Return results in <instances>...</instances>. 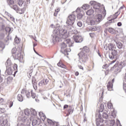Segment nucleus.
Segmentation results:
<instances>
[{
    "label": "nucleus",
    "mask_w": 126,
    "mask_h": 126,
    "mask_svg": "<svg viewBox=\"0 0 126 126\" xmlns=\"http://www.w3.org/2000/svg\"><path fill=\"white\" fill-rule=\"evenodd\" d=\"M68 37V32L65 30L64 27L62 28L59 27L53 32L52 34V38L53 43L56 42H60L61 39H63L64 41L61 44V52L63 54L64 52H66V47H73V41H71L70 39L66 38Z\"/></svg>",
    "instance_id": "nucleus-1"
},
{
    "label": "nucleus",
    "mask_w": 126,
    "mask_h": 126,
    "mask_svg": "<svg viewBox=\"0 0 126 126\" xmlns=\"http://www.w3.org/2000/svg\"><path fill=\"white\" fill-rule=\"evenodd\" d=\"M88 52H89V48L85 46L82 51L78 54L80 63H86L88 61V56H89Z\"/></svg>",
    "instance_id": "nucleus-2"
},
{
    "label": "nucleus",
    "mask_w": 126,
    "mask_h": 126,
    "mask_svg": "<svg viewBox=\"0 0 126 126\" xmlns=\"http://www.w3.org/2000/svg\"><path fill=\"white\" fill-rule=\"evenodd\" d=\"M104 109H105V107L104 106L103 104H101L99 107V110H96L95 113V120H96V125L100 126V122L103 123L104 120L102 119V116H101V113L100 112L102 113L103 111H104Z\"/></svg>",
    "instance_id": "nucleus-3"
},
{
    "label": "nucleus",
    "mask_w": 126,
    "mask_h": 126,
    "mask_svg": "<svg viewBox=\"0 0 126 126\" xmlns=\"http://www.w3.org/2000/svg\"><path fill=\"white\" fill-rule=\"evenodd\" d=\"M75 19H76V16H75L74 14L70 15L67 17V21L66 22L67 26H73V24H74V22H75Z\"/></svg>",
    "instance_id": "nucleus-4"
},
{
    "label": "nucleus",
    "mask_w": 126,
    "mask_h": 126,
    "mask_svg": "<svg viewBox=\"0 0 126 126\" xmlns=\"http://www.w3.org/2000/svg\"><path fill=\"white\" fill-rule=\"evenodd\" d=\"M67 30H65L67 31H68V32H67L68 33L70 32L71 34H77L78 33V32L77 31V30L75 29L74 27L73 26H67L65 27Z\"/></svg>",
    "instance_id": "nucleus-5"
},
{
    "label": "nucleus",
    "mask_w": 126,
    "mask_h": 126,
    "mask_svg": "<svg viewBox=\"0 0 126 126\" xmlns=\"http://www.w3.org/2000/svg\"><path fill=\"white\" fill-rule=\"evenodd\" d=\"M117 56H118V51L117 50H112L111 53H109V57L110 60H117Z\"/></svg>",
    "instance_id": "nucleus-6"
},
{
    "label": "nucleus",
    "mask_w": 126,
    "mask_h": 126,
    "mask_svg": "<svg viewBox=\"0 0 126 126\" xmlns=\"http://www.w3.org/2000/svg\"><path fill=\"white\" fill-rule=\"evenodd\" d=\"M73 39L75 43H81L83 41L82 36L75 35L73 36Z\"/></svg>",
    "instance_id": "nucleus-7"
},
{
    "label": "nucleus",
    "mask_w": 126,
    "mask_h": 126,
    "mask_svg": "<svg viewBox=\"0 0 126 126\" xmlns=\"http://www.w3.org/2000/svg\"><path fill=\"white\" fill-rule=\"evenodd\" d=\"M124 9V7L121 6L118 10V11L115 13V15H114V17L115 18L111 19V20H109V22H107L106 23H112V22H113V21H114V19H116L117 18V17H118V16H119V15H120V14L121 13V9Z\"/></svg>",
    "instance_id": "nucleus-8"
},
{
    "label": "nucleus",
    "mask_w": 126,
    "mask_h": 126,
    "mask_svg": "<svg viewBox=\"0 0 126 126\" xmlns=\"http://www.w3.org/2000/svg\"><path fill=\"white\" fill-rule=\"evenodd\" d=\"M75 12H77V17L78 19H81L83 17V11H81V8L78 7L75 11Z\"/></svg>",
    "instance_id": "nucleus-9"
},
{
    "label": "nucleus",
    "mask_w": 126,
    "mask_h": 126,
    "mask_svg": "<svg viewBox=\"0 0 126 126\" xmlns=\"http://www.w3.org/2000/svg\"><path fill=\"white\" fill-rule=\"evenodd\" d=\"M94 19L95 20L96 23H100L103 20V16L100 14H96L94 16Z\"/></svg>",
    "instance_id": "nucleus-10"
},
{
    "label": "nucleus",
    "mask_w": 126,
    "mask_h": 126,
    "mask_svg": "<svg viewBox=\"0 0 126 126\" xmlns=\"http://www.w3.org/2000/svg\"><path fill=\"white\" fill-rule=\"evenodd\" d=\"M49 83V78L44 79L39 82L38 85L39 86H44V85H47Z\"/></svg>",
    "instance_id": "nucleus-11"
},
{
    "label": "nucleus",
    "mask_w": 126,
    "mask_h": 126,
    "mask_svg": "<svg viewBox=\"0 0 126 126\" xmlns=\"http://www.w3.org/2000/svg\"><path fill=\"white\" fill-rule=\"evenodd\" d=\"M5 73H7L8 75H12V73H13V70L10 67H7Z\"/></svg>",
    "instance_id": "nucleus-12"
},
{
    "label": "nucleus",
    "mask_w": 126,
    "mask_h": 126,
    "mask_svg": "<svg viewBox=\"0 0 126 126\" xmlns=\"http://www.w3.org/2000/svg\"><path fill=\"white\" fill-rule=\"evenodd\" d=\"M47 126H58L57 125H55V122H54V121H53L51 119H48L47 120Z\"/></svg>",
    "instance_id": "nucleus-13"
},
{
    "label": "nucleus",
    "mask_w": 126,
    "mask_h": 126,
    "mask_svg": "<svg viewBox=\"0 0 126 126\" xmlns=\"http://www.w3.org/2000/svg\"><path fill=\"white\" fill-rule=\"evenodd\" d=\"M123 67H124V63L123 62H121L118 65V67H117L116 70H117L118 72H121Z\"/></svg>",
    "instance_id": "nucleus-14"
},
{
    "label": "nucleus",
    "mask_w": 126,
    "mask_h": 126,
    "mask_svg": "<svg viewBox=\"0 0 126 126\" xmlns=\"http://www.w3.org/2000/svg\"><path fill=\"white\" fill-rule=\"evenodd\" d=\"M108 49L109 51L116 50V45L113 43H109L108 44Z\"/></svg>",
    "instance_id": "nucleus-15"
},
{
    "label": "nucleus",
    "mask_w": 126,
    "mask_h": 126,
    "mask_svg": "<svg viewBox=\"0 0 126 126\" xmlns=\"http://www.w3.org/2000/svg\"><path fill=\"white\" fill-rule=\"evenodd\" d=\"M114 41L116 43V45L117 47L118 48V49H122L123 48V46H124V44L120 41H117L116 40H114Z\"/></svg>",
    "instance_id": "nucleus-16"
},
{
    "label": "nucleus",
    "mask_w": 126,
    "mask_h": 126,
    "mask_svg": "<svg viewBox=\"0 0 126 126\" xmlns=\"http://www.w3.org/2000/svg\"><path fill=\"white\" fill-rule=\"evenodd\" d=\"M21 94H23V95H26L27 98H29L30 97V93L27 91L23 90L21 91Z\"/></svg>",
    "instance_id": "nucleus-17"
},
{
    "label": "nucleus",
    "mask_w": 126,
    "mask_h": 126,
    "mask_svg": "<svg viewBox=\"0 0 126 126\" xmlns=\"http://www.w3.org/2000/svg\"><path fill=\"white\" fill-rule=\"evenodd\" d=\"M1 126H10V124L8 123L7 119H5L1 123Z\"/></svg>",
    "instance_id": "nucleus-18"
},
{
    "label": "nucleus",
    "mask_w": 126,
    "mask_h": 126,
    "mask_svg": "<svg viewBox=\"0 0 126 126\" xmlns=\"http://www.w3.org/2000/svg\"><path fill=\"white\" fill-rule=\"evenodd\" d=\"M101 29V27L100 26H94L92 28H91V30L92 31H100Z\"/></svg>",
    "instance_id": "nucleus-19"
},
{
    "label": "nucleus",
    "mask_w": 126,
    "mask_h": 126,
    "mask_svg": "<svg viewBox=\"0 0 126 126\" xmlns=\"http://www.w3.org/2000/svg\"><path fill=\"white\" fill-rule=\"evenodd\" d=\"M107 89L109 90V91H112V89H113V84L111 82H108L107 85Z\"/></svg>",
    "instance_id": "nucleus-20"
},
{
    "label": "nucleus",
    "mask_w": 126,
    "mask_h": 126,
    "mask_svg": "<svg viewBox=\"0 0 126 126\" xmlns=\"http://www.w3.org/2000/svg\"><path fill=\"white\" fill-rule=\"evenodd\" d=\"M99 125L100 126H108V125L109 124V123L108 122V121H105L104 120L103 122H99Z\"/></svg>",
    "instance_id": "nucleus-21"
},
{
    "label": "nucleus",
    "mask_w": 126,
    "mask_h": 126,
    "mask_svg": "<svg viewBox=\"0 0 126 126\" xmlns=\"http://www.w3.org/2000/svg\"><path fill=\"white\" fill-rule=\"evenodd\" d=\"M5 14H6V15H7L8 17L10 18L11 21H14V20H15V19L14 18V17H13V16H12V15H11L10 14L8 13V12H5Z\"/></svg>",
    "instance_id": "nucleus-22"
},
{
    "label": "nucleus",
    "mask_w": 126,
    "mask_h": 126,
    "mask_svg": "<svg viewBox=\"0 0 126 126\" xmlns=\"http://www.w3.org/2000/svg\"><path fill=\"white\" fill-rule=\"evenodd\" d=\"M57 65L60 67H62V68H66V66L63 64L62 62H60L58 63H57Z\"/></svg>",
    "instance_id": "nucleus-23"
},
{
    "label": "nucleus",
    "mask_w": 126,
    "mask_h": 126,
    "mask_svg": "<svg viewBox=\"0 0 126 126\" xmlns=\"http://www.w3.org/2000/svg\"><path fill=\"white\" fill-rule=\"evenodd\" d=\"M17 100L19 101V102H22L23 101V96L22 94H19L17 96Z\"/></svg>",
    "instance_id": "nucleus-24"
},
{
    "label": "nucleus",
    "mask_w": 126,
    "mask_h": 126,
    "mask_svg": "<svg viewBox=\"0 0 126 126\" xmlns=\"http://www.w3.org/2000/svg\"><path fill=\"white\" fill-rule=\"evenodd\" d=\"M93 13H94V10L93 9H90L86 12V14L89 16L92 15Z\"/></svg>",
    "instance_id": "nucleus-25"
},
{
    "label": "nucleus",
    "mask_w": 126,
    "mask_h": 126,
    "mask_svg": "<svg viewBox=\"0 0 126 126\" xmlns=\"http://www.w3.org/2000/svg\"><path fill=\"white\" fill-rule=\"evenodd\" d=\"M94 8L96 9L95 11H99V9H100V4H95L94 5Z\"/></svg>",
    "instance_id": "nucleus-26"
},
{
    "label": "nucleus",
    "mask_w": 126,
    "mask_h": 126,
    "mask_svg": "<svg viewBox=\"0 0 126 126\" xmlns=\"http://www.w3.org/2000/svg\"><path fill=\"white\" fill-rule=\"evenodd\" d=\"M15 60H20L21 59V54L20 53H17L15 56Z\"/></svg>",
    "instance_id": "nucleus-27"
},
{
    "label": "nucleus",
    "mask_w": 126,
    "mask_h": 126,
    "mask_svg": "<svg viewBox=\"0 0 126 126\" xmlns=\"http://www.w3.org/2000/svg\"><path fill=\"white\" fill-rule=\"evenodd\" d=\"M12 64V63H11V60H10V59H8L5 63V65H7V66H10Z\"/></svg>",
    "instance_id": "nucleus-28"
},
{
    "label": "nucleus",
    "mask_w": 126,
    "mask_h": 126,
    "mask_svg": "<svg viewBox=\"0 0 126 126\" xmlns=\"http://www.w3.org/2000/svg\"><path fill=\"white\" fill-rule=\"evenodd\" d=\"M108 32H109V33H111V34H115L116 33V31H115L114 29L112 28H109L108 29Z\"/></svg>",
    "instance_id": "nucleus-29"
},
{
    "label": "nucleus",
    "mask_w": 126,
    "mask_h": 126,
    "mask_svg": "<svg viewBox=\"0 0 126 126\" xmlns=\"http://www.w3.org/2000/svg\"><path fill=\"white\" fill-rule=\"evenodd\" d=\"M19 119H21V121L23 123H25V122H27V121H28V120L27 119V118L26 117H22L21 118L20 117Z\"/></svg>",
    "instance_id": "nucleus-30"
},
{
    "label": "nucleus",
    "mask_w": 126,
    "mask_h": 126,
    "mask_svg": "<svg viewBox=\"0 0 126 126\" xmlns=\"http://www.w3.org/2000/svg\"><path fill=\"white\" fill-rule=\"evenodd\" d=\"M31 112L32 113V114L33 115V116H36L37 115V112L36 110L33 108H32L31 109Z\"/></svg>",
    "instance_id": "nucleus-31"
},
{
    "label": "nucleus",
    "mask_w": 126,
    "mask_h": 126,
    "mask_svg": "<svg viewBox=\"0 0 126 126\" xmlns=\"http://www.w3.org/2000/svg\"><path fill=\"white\" fill-rule=\"evenodd\" d=\"M32 72H33V66H32V69H31V70H30L28 73V74H29L28 77L29 78L32 76Z\"/></svg>",
    "instance_id": "nucleus-32"
},
{
    "label": "nucleus",
    "mask_w": 126,
    "mask_h": 126,
    "mask_svg": "<svg viewBox=\"0 0 126 126\" xmlns=\"http://www.w3.org/2000/svg\"><path fill=\"white\" fill-rule=\"evenodd\" d=\"M38 125V120L37 119H34L32 122V126H35Z\"/></svg>",
    "instance_id": "nucleus-33"
},
{
    "label": "nucleus",
    "mask_w": 126,
    "mask_h": 126,
    "mask_svg": "<svg viewBox=\"0 0 126 126\" xmlns=\"http://www.w3.org/2000/svg\"><path fill=\"white\" fill-rule=\"evenodd\" d=\"M102 118L103 119H107L108 118H109V116L106 112H104L102 114Z\"/></svg>",
    "instance_id": "nucleus-34"
},
{
    "label": "nucleus",
    "mask_w": 126,
    "mask_h": 126,
    "mask_svg": "<svg viewBox=\"0 0 126 126\" xmlns=\"http://www.w3.org/2000/svg\"><path fill=\"white\" fill-rule=\"evenodd\" d=\"M16 51H17V49H16V48H14L12 49L11 53L13 57H14L15 56L14 55L16 53Z\"/></svg>",
    "instance_id": "nucleus-35"
},
{
    "label": "nucleus",
    "mask_w": 126,
    "mask_h": 126,
    "mask_svg": "<svg viewBox=\"0 0 126 126\" xmlns=\"http://www.w3.org/2000/svg\"><path fill=\"white\" fill-rule=\"evenodd\" d=\"M90 25L92 26L95 25L97 22H96V20H91L90 22Z\"/></svg>",
    "instance_id": "nucleus-36"
},
{
    "label": "nucleus",
    "mask_w": 126,
    "mask_h": 126,
    "mask_svg": "<svg viewBox=\"0 0 126 126\" xmlns=\"http://www.w3.org/2000/svg\"><path fill=\"white\" fill-rule=\"evenodd\" d=\"M17 1L19 6H22V5L24 3V1H23V0H18Z\"/></svg>",
    "instance_id": "nucleus-37"
},
{
    "label": "nucleus",
    "mask_w": 126,
    "mask_h": 126,
    "mask_svg": "<svg viewBox=\"0 0 126 126\" xmlns=\"http://www.w3.org/2000/svg\"><path fill=\"white\" fill-rule=\"evenodd\" d=\"M69 48H70V47H67V48H66V52L64 51V52L63 53V54H64V55H66V54H67V52H70L71 51V49Z\"/></svg>",
    "instance_id": "nucleus-38"
},
{
    "label": "nucleus",
    "mask_w": 126,
    "mask_h": 126,
    "mask_svg": "<svg viewBox=\"0 0 126 126\" xmlns=\"http://www.w3.org/2000/svg\"><path fill=\"white\" fill-rule=\"evenodd\" d=\"M12 8H13L16 11H19V8H18V6H17V5H13Z\"/></svg>",
    "instance_id": "nucleus-39"
},
{
    "label": "nucleus",
    "mask_w": 126,
    "mask_h": 126,
    "mask_svg": "<svg viewBox=\"0 0 126 126\" xmlns=\"http://www.w3.org/2000/svg\"><path fill=\"white\" fill-rule=\"evenodd\" d=\"M25 115H26V116H29V115H30V110H29V109H25Z\"/></svg>",
    "instance_id": "nucleus-40"
},
{
    "label": "nucleus",
    "mask_w": 126,
    "mask_h": 126,
    "mask_svg": "<svg viewBox=\"0 0 126 126\" xmlns=\"http://www.w3.org/2000/svg\"><path fill=\"white\" fill-rule=\"evenodd\" d=\"M7 2L9 5H12L14 3V1L13 0H7Z\"/></svg>",
    "instance_id": "nucleus-41"
},
{
    "label": "nucleus",
    "mask_w": 126,
    "mask_h": 126,
    "mask_svg": "<svg viewBox=\"0 0 126 126\" xmlns=\"http://www.w3.org/2000/svg\"><path fill=\"white\" fill-rule=\"evenodd\" d=\"M81 8H83V9H87V8H89V5H88V4H84L83 5V6L81 7Z\"/></svg>",
    "instance_id": "nucleus-42"
},
{
    "label": "nucleus",
    "mask_w": 126,
    "mask_h": 126,
    "mask_svg": "<svg viewBox=\"0 0 126 126\" xmlns=\"http://www.w3.org/2000/svg\"><path fill=\"white\" fill-rule=\"evenodd\" d=\"M8 104L9 105V108H11V107H12V106H13V101L9 100L8 101Z\"/></svg>",
    "instance_id": "nucleus-43"
},
{
    "label": "nucleus",
    "mask_w": 126,
    "mask_h": 126,
    "mask_svg": "<svg viewBox=\"0 0 126 126\" xmlns=\"http://www.w3.org/2000/svg\"><path fill=\"white\" fill-rule=\"evenodd\" d=\"M5 30L6 32L10 33V32L11 31V28H10V27H6L5 28Z\"/></svg>",
    "instance_id": "nucleus-44"
},
{
    "label": "nucleus",
    "mask_w": 126,
    "mask_h": 126,
    "mask_svg": "<svg viewBox=\"0 0 126 126\" xmlns=\"http://www.w3.org/2000/svg\"><path fill=\"white\" fill-rule=\"evenodd\" d=\"M5 112L4 108H0V114H3Z\"/></svg>",
    "instance_id": "nucleus-45"
},
{
    "label": "nucleus",
    "mask_w": 126,
    "mask_h": 126,
    "mask_svg": "<svg viewBox=\"0 0 126 126\" xmlns=\"http://www.w3.org/2000/svg\"><path fill=\"white\" fill-rule=\"evenodd\" d=\"M15 42L16 43V44H19V42H20V39L17 37H16L15 38Z\"/></svg>",
    "instance_id": "nucleus-46"
},
{
    "label": "nucleus",
    "mask_w": 126,
    "mask_h": 126,
    "mask_svg": "<svg viewBox=\"0 0 126 126\" xmlns=\"http://www.w3.org/2000/svg\"><path fill=\"white\" fill-rule=\"evenodd\" d=\"M0 48H1L2 49L4 48V43L1 41H0Z\"/></svg>",
    "instance_id": "nucleus-47"
},
{
    "label": "nucleus",
    "mask_w": 126,
    "mask_h": 126,
    "mask_svg": "<svg viewBox=\"0 0 126 126\" xmlns=\"http://www.w3.org/2000/svg\"><path fill=\"white\" fill-rule=\"evenodd\" d=\"M110 126H115V120H111L110 121Z\"/></svg>",
    "instance_id": "nucleus-48"
},
{
    "label": "nucleus",
    "mask_w": 126,
    "mask_h": 126,
    "mask_svg": "<svg viewBox=\"0 0 126 126\" xmlns=\"http://www.w3.org/2000/svg\"><path fill=\"white\" fill-rule=\"evenodd\" d=\"M77 26L79 27H82V21H78L77 22Z\"/></svg>",
    "instance_id": "nucleus-49"
},
{
    "label": "nucleus",
    "mask_w": 126,
    "mask_h": 126,
    "mask_svg": "<svg viewBox=\"0 0 126 126\" xmlns=\"http://www.w3.org/2000/svg\"><path fill=\"white\" fill-rule=\"evenodd\" d=\"M68 112L69 114L70 115V114H72V113H73V110H72V108H71V107H69Z\"/></svg>",
    "instance_id": "nucleus-50"
},
{
    "label": "nucleus",
    "mask_w": 126,
    "mask_h": 126,
    "mask_svg": "<svg viewBox=\"0 0 126 126\" xmlns=\"http://www.w3.org/2000/svg\"><path fill=\"white\" fill-rule=\"evenodd\" d=\"M39 116H41V115H42V117H43V118H44V120H45V119H46V116L44 114H43V112H39Z\"/></svg>",
    "instance_id": "nucleus-51"
},
{
    "label": "nucleus",
    "mask_w": 126,
    "mask_h": 126,
    "mask_svg": "<svg viewBox=\"0 0 126 126\" xmlns=\"http://www.w3.org/2000/svg\"><path fill=\"white\" fill-rule=\"evenodd\" d=\"M107 106H108V109H112V108H113V104L111 103H108Z\"/></svg>",
    "instance_id": "nucleus-52"
},
{
    "label": "nucleus",
    "mask_w": 126,
    "mask_h": 126,
    "mask_svg": "<svg viewBox=\"0 0 126 126\" xmlns=\"http://www.w3.org/2000/svg\"><path fill=\"white\" fill-rule=\"evenodd\" d=\"M59 11H60V10L59 9H58L57 10H55V12L54 14V16H56V17L57 16L58 12H59Z\"/></svg>",
    "instance_id": "nucleus-53"
},
{
    "label": "nucleus",
    "mask_w": 126,
    "mask_h": 126,
    "mask_svg": "<svg viewBox=\"0 0 126 126\" xmlns=\"http://www.w3.org/2000/svg\"><path fill=\"white\" fill-rule=\"evenodd\" d=\"M90 4L91 5H93L94 6V5H95L96 4V1H90Z\"/></svg>",
    "instance_id": "nucleus-54"
},
{
    "label": "nucleus",
    "mask_w": 126,
    "mask_h": 126,
    "mask_svg": "<svg viewBox=\"0 0 126 126\" xmlns=\"http://www.w3.org/2000/svg\"><path fill=\"white\" fill-rule=\"evenodd\" d=\"M32 97L33 98V99H34V98H36V94L34 93H33V92H32Z\"/></svg>",
    "instance_id": "nucleus-55"
},
{
    "label": "nucleus",
    "mask_w": 126,
    "mask_h": 126,
    "mask_svg": "<svg viewBox=\"0 0 126 126\" xmlns=\"http://www.w3.org/2000/svg\"><path fill=\"white\" fill-rule=\"evenodd\" d=\"M35 77L33 76L32 80V84H34V83H35Z\"/></svg>",
    "instance_id": "nucleus-56"
},
{
    "label": "nucleus",
    "mask_w": 126,
    "mask_h": 126,
    "mask_svg": "<svg viewBox=\"0 0 126 126\" xmlns=\"http://www.w3.org/2000/svg\"><path fill=\"white\" fill-rule=\"evenodd\" d=\"M13 68L14 70H16L17 69V64H15L13 66Z\"/></svg>",
    "instance_id": "nucleus-57"
},
{
    "label": "nucleus",
    "mask_w": 126,
    "mask_h": 126,
    "mask_svg": "<svg viewBox=\"0 0 126 126\" xmlns=\"http://www.w3.org/2000/svg\"><path fill=\"white\" fill-rule=\"evenodd\" d=\"M3 80V78H2V77L0 76V84L1 83V82H2Z\"/></svg>",
    "instance_id": "nucleus-58"
},
{
    "label": "nucleus",
    "mask_w": 126,
    "mask_h": 126,
    "mask_svg": "<svg viewBox=\"0 0 126 126\" xmlns=\"http://www.w3.org/2000/svg\"><path fill=\"white\" fill-rule=\"evenodd\" d=\"M122 22H118L117 23V26H119V27H121V26H122Z\"/></svg>",
    "instance_id": "nucleus-59"
},
{
    "label": "nucleus",
    "mask_w": 126,
    "mask_h": 126,
    "mask_svg": "<svg viewBox=\"0 0 126 126\" xmlns=\"http://www.w3.org/2000/svg\"><path fill=\"white\" fill-rule=\"evenodd\" d=\"M108 64H106L105 65H103L102 66V68H107L108 67Z\"/></svg>",
    "instance_id": "nucleus-60"
},
{
    "label": "nucleus",
    "mask_w": 126,
    "mask_h": 126,
    "mask_svg": "<svg viewBox=\"0 0 126 126\" xmlns=\"http://www.w3.org/2000/svg\"><path fill=\"white\" fill-rule=\"evenodd\" d=\"M78 67L80 68V69H82V70H83V66H82V65H78Z\"/></svg>",
    "instance_id": "nucleus-61"
},
{
    "label": "nucleus",
    "mask_w": 126,
    "mask_h": 126,
    "mask_svg": "<svg viewBox=\"0 0 126 126\" xmlns=\"http://www.w3.org/2000/svg\"><path fill=\"white\" fill-rule=\"evenodd\" d=\"M66 108H68V105L67 104H65L63 106V109H66Z\"/></svg>",
    "instance_id": "nucleus-62"
},
{
    "label": "nucleus",
    "mask_w": 126,
    "mask_h": 126,
    "mask_svg": "<svg viewBox=\"0 0 126 126\" xmlns=\"http://www.w3.org/2000/svg\"><path fill=\"white\" fill-rule=\"evenodd\" d=\"M104 48L105 50H106L107 51L108 50V48H109V47L108 46L105 45V46H104Z\"/></svg>",
    "instance_id": "nucleus-63"
},
{
    "label": "nucleus",
    "mask_w": 126,
    "mask_h": 126,
    "mask_svg": "<svg viewBox=\"0 0 126 126\" xmlns=\"http://www.w3.org/2000/svg\"><path fill=\"white\" fill-rule=\"evenodd\" d=\"M76 76H78V75H79V73L78 72H76L75 73Z\"/></svg>",
    "instance_id": "nucleus-64"
}]
</instances>
